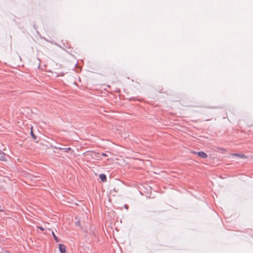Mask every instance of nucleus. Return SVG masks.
<instances>
[{
	"label": "nucleus",
	"instance_id": "10",
	"mask_svg": "<svg viewBox=\"0 0 253 253\" xmlns=\"http://www.w3.org/2000/svg\"><path fill=\"white\" fill-rule=\"evenodd\" d=\"M38 228H39L41 230H42V231H43V230H44V228H43L42 227V226H39Z\"/></svg>",
	"mask_w": 253,
	"mask_h": 253
},
{
	"label": "nucleus",
	"instance_id": "8",
	"mask_svg": "<svg viewBox=\"0 0 253 253\" xmlns=\"http://www.w3.org/2000/svg\"><path fill=\"white\" fill-rule=\"evenodd\" d=\"M59 149L60 150H63L65 152H68V151H69L71 150V148L70 147L65 148L60 147V148H59Z\"/></svg>",
	"mask_w": 253,
	"mask_h": 253
},
{
	"label": "nucleus",
	"instance_id": "9",
	"mask_svg": "<svg viewBox=\"0 0 253 253\" xmlns=\"http://www.w3.org/2000/svg\"><path fill=\"white\" fill-rule=\"evenodd\" d=\"M31 134L32 135V137L34 139H36V136L33 133V132L32 130H31Z\"/></svg>",
	"mask_w": 253,
	"mask_h": 253
},
{
	"label": "nucleus",
	"instance_id": "12",
	"mask_svg": "<svg viewBox=\"0 0 253 253\" xmlns=\"http://www.w3.org/2000/svg\"><path fill=\"white\" fill-rule=\"evenodd\" d=\"M102 155L103 156H104V157L107 156V155H106L105 153H102Z\"/></svg>",
	"mask_w": 253,
	"mask_h": 253
},
{
	"label": "nucleus",
	"instance_id": "4",
	"mask_svg": "<svg viewBox=\"0 0 253 253\" xmlns=\"http://www.w3.org/2000/svg\"><path fill=\"white\" fill-rule=\"evenodd\" d=\"M6 186L5 181L4 179H0V189H4Z\"/></svg>",
	"mask_w": 253,
	"mask_h": 253
},
{
	"label": "nucleus",
	"instance_id": "3",
	"mask_svg": "<svg viewBox=\"0 0 253 253\" xmlns=\"http://www.w3.org/2000/svg\"><path fill=\"white\" fill-rule=\"evenodd\" d=\"M197 155L203 159H206L208 157V155L203 151L198 152Z\"/></svg>",
	"mask_w": 253,
	"mask_h": 253
},
{
	"label": "nucleus",
	"instance_id": "1",
	"mask_svg": "<svg viewBox=\"0 0 253 253\" xmlns=\"http://www.w3.org/2000/svg\"><path fill=\"white\" fill-rule=\"evenodd\" d=\"M90 155L93 158H96L97 160H100V154L98 153H95L94 152H86L83 154L84 155Z\"/></svg>",
	"mask_w": 253,
	"mask_h": 253
},
{
	"label": "nucleus",
	"instance_id": "5",
	"mask_svg": "<svg viewBox=\"0 0 253 253\" xmlns=\"http://www.w3.org/2000/svg\"><path fill=\"white\" fill-rule=\"evenodd\" d=\"M6 160V156L4 153L0 150V160L5 161Z\"/></svg>",
	"mask_w": 253,
	"mask_h": 253
},
{
	"label": "nucleus",
	"instance_id": "2",
	"mask_svg": "<svg viewBox=\"0 0 253 253\" xmlns=\"http://www.w3.org/2000/svg\"><path fill=\"white\" fill-rule=\"evenodd\" d=\"M59 250L61 253H66V247L64 244H59L58 245Z\"/></svg>",
	"mask_w": 253,
	"mask_h": 253
},
{
	"label": "nucleus",
	"instance_id": "7",
	"mask_svg": "<svg viewBox=\"0 0 253 253\" xmlns=\"http://www.w3.org/2000/svg\"><path fill=\"white\" fill-rule=\"evenodd\" d=\"M52 236L54 238V239L55 240V241L56 242H59V239L58 238V237L55 235V233H54L53 231H52Z\"/></svg>",
	"mask_w": 253,
	"mask_h": 253
},
{
	"label": "nucleus",
	"instance_id": "11",
	"mask_svg": "<svg viewBox=\"0 0 253 253\" xmlns=\"http://www.w3.org/2000/svg\"><path fill=\"white\" fill-rule=\"evenodd\" d=\"M192 153L193 154H197V152H196V151H192Z\"/></svg>",
	"mask_w": 253,
	"mask_h": 253
},
{
	"label": "nucleus",
	"instance_id": "6",
	"mask_svg": "<svg viewBox=\"0 0 253 253\" xmlns=\"http://www.w3.org/2000/svg\"><path fill=\"white\" fill-rule=\"evenodd\" d=\"M100 179L103 182H105L106 181L107 178L106 176L104 174H100L99 176Z\"/></svg>",
	"mask_w": 253,
	"mask_h": 253
}]
</instances>
